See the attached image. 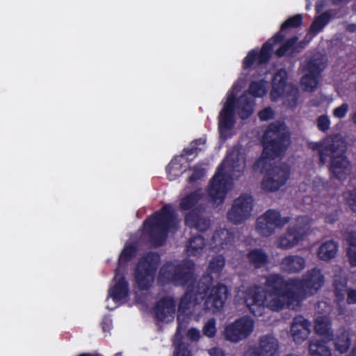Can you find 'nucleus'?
I'll return each mask as SVG.
<instances>
[{
  "label": "nucleus",
  "instance_id": "nucleus-1",
  "mask_svg": "<svg viewBox=\"0 0 356 356\" xmlns=\"http://www.w3.org/2000/svg\"><path fill=\"white\" fill-rule=\"evenodd\" d=\"M324 275L317 268L308 270L301 279L286 280L280 274H270L266 280L270 299L266 307L273 312L291 308L299 302V293L314 295L323 286Z\"/></svg>",
  "mask_w": 356,
  "mask_h": 356
},
{
  "label": "nucleus",
  "instance_id": "nucleus-2",
  "mask_svg": "<svg viewBox=\"0 0 356 356\" xmlns=\"http://www.w3.org/2000/svg\"><path fill=\"white\" fill-rule=\"evenodd\" d=\"M313 149L318 151L319 165H325L329 159L328 170L332 179L341 181L347 179L351 163L346 156L347 143L341 135L335 134L324 143H315Z\"/></svg>",
  "mask_w": 356,
  "mask_h": 356
},
{
  "label": "nucleus",
  "instance_id": "nucleus-3",
  "mask_svg": "<svg viewBox=\"0 0 356 356\" xmlns=\"http://www.w3.org/2000/svg\"><path fill=\"white\" fill-rule=\"evenodd\" d=\"M261 156L253 163L252 169L261 174L266 172L271 166L268 160H273L282 156L287 150L290 143V134L283 123L274 122L268 124L264 131L262 140Z\"/></svg>",
  "mask_w": 356,
  "mask_h": 356
},
{
  "label": "nucleus",
  "instance_id": "nucleus-4",
  "mask_svg": "<svg viewBox=\"0 0 356 356\" xmlns=\"http://www.w3.org/2000/svg\"><path fill=\"white\" fill-rule=\"evenodd\" d=\"M245 168V158L239 153H232L227 156L222 163L218 167L212 177L208 188V195L211 201L217 204H222L229 190V181L223 173L227 169L233 179L241 177Z\"/></svg>",
  "mask_w": 356,
  "mask_h": 356
},
{
  "label": "nucleus",
  "instance_id": "nucleus-5",
  "mask_svg": "<svg viewBox=\"0 0 356 356\" xmlns=\"http://www.w3.org/2000/svg\"><path fill=\"white\" fill-rule=\"evenodd\" d=\"M175 225L176 213L170 204H166L144 220V232L154 247H160L165 243L168 232Z\"/></svg>",
  "mask_w": 356,
  "mask_h": 356
},
{
  "label": "nucleus",
  "instance_id": "nucleus-6",
  "mask_svg": "<svg viewBox=\"0 0 356 356\" xmlns=\"http://www.w3.org/2000/svg\"><path fill=\"white\" fill-rule=\"evenodd\" d=\"M236 97L234 93L229 95L227 100L219 113L218 130L221 136L232 130L236 123L235 109ZM255 102L253 98L245 94L242 95L237 100L238 114L242 120L249 118L254 112Z\"/></svg>",
  "mask_w": 356,
  "mask_h": 356
},
{
  "label": "nucleus",
  "instance_id": "nucleus-7",
  "mask_svg": "<svg viewBox=\"0 0 356 356\" xmlns=\"http://www.w3.org/2000/svg\"><path fill=\"white\" fill-rule=\"evenodd\" d=\"M213 281L212 276L204 275L197 282L194 300H204L206 309L217 313L223 308L230 294V290L222 283H217L211 287Z\"/></svg>",
  "mask_w": 356,
  "mask_h": 356
},
{
  "label": "nucleus",
  "instance_id": "nucleus-8",
  "mask_svg": "<svg viewBox=\"0 0 356 356\" xmlns=\"http://www.w3.org/2000/svg\"><path fill=\"white\" fill-rule=\"evenodd\" d=\"M202 197V195L199 191H194L180 200L179 207L181 211H188L184 215V224L186 227L199 232H205L210 227L211 220L203 216V210L197 207Z\"/></svg>",
  "mask_w": 356,
  "mask_h": 356
},
{
  "label": "nucleus",
  "instance_id": "nucleus-9",
  "mask_svg": "<svg viewBox=\"0 0 356 356\" xmlns=\"http://www.w3.org/2000/svg\"><path fill=\"white\" fill-rule=\"evenodd\" d=\"M161 264V255L156 252H147L141 256L134 270V277L137 286L147 291L152 286Z\"/></svg>",
  "mask_w": 356,
  "mask_h": 356
},
{
  "label": "nucleus",
  "instance_id": "nucleus-10",
  "mask_svg": "<svg viewBox=\"0 0 356 356\" xmlns=\"http://www.w3.org/2000/svg\"><path fill=\"white\" fill-rule=\"evenodd\" d=\"M194 270L193 264L189 261H181L177 264L167 261L161 267L159 278L163 283L184 286L193 282Z\"/></svg>",
  "mask_w": 356,
  "mask_h": 356
},
{
  "label": "nucleus",
  "instance_id": "nucleus-11",
  "mask_svg": "<svg viewBox=\"0 0 356 356\" xmlns=\"http://www.w3.org/2000/svg\"><path fill=\"white\" fill-rule=\"evenodd\" d=\"M288 72L285 68L279 69L273 75L270 92L272 101L284 98L291 107L296 106L299 90L296 86L288 83Z\"/></svg>",
  "mask_w": 356,
  "mask_h": 356
},
{
  "label": "nucleus",
  "instance_id": "nucleus-12",
  "mask_svg": "<svg viewBox=\"0 0 356 356\" xmlns=\"http://www.w3.org/2000/svg\"><path fill=\"white\" fill-rule=\"evenodd\" d=\"M284 35L277 33L273 37L264 42L258 52L256 49L250 51L243 60V67L245 70L250 68L257 62L258 65L268 63L272 56L273 47L275 44L281 42Z\"/></svg>",
  "mask_w": 356,
  "mask_h": 356
},
{
  "label": "nucleus",
  "instance_id": "nucleus-13",
  "mask_svg": "<svg viewBox=\"0 0 356 356\" xmlns=\"http://www.w3.org/2000/svg\"><path fill=\"white\" fill-rule=\"evenodd\" d=\"M254 322L248 316H243L228 324L224 330L225 340L238 343L248 338L253 332Z\"/></svg>",
  "mask_w": 356,
  "mask_h": 356
},
{
  "label": "nucleus",
  "instance_id": "nucleus-14",
  "mask_svg": "<svg viewBox=\"0 0 356 356\" xmlns=\"http://www.w3.org/2000/svg\"><path fill=\"white\" fill-rule=\"evenodd\" d=\"M290 220V218L282 217L280 212L275 209H268L257 219L256 229L259 234L268 237L272 235L277 227H282Z\"/></svg>",
  "mask_w": 356,
  "mask_h": 356
},
{
  "label": "nucleus",
  "instance_id": "nucleus-15",
  "mask_svg": "<svg viewBox=\"0 0 356 356\" xmlns=\"http://www.w3.org/2000/svg\"><path fill=\"white\" fill-rule=\"evenodd\" d=\"M290 176V168L286 164L275 165L269 168L263 179L261 186L264 191L275 192L284 186Z\"/></svg>",
  "mask_w": 356,
  "mask_h": 356
},
{
  "label": "nucleus",
  "instance_id": "nucleus-16",
  "mask_svg": "<svg viewBox=\"0 0 356 356\" xmlns=\"http://www.w3.org/2000/svg\"><path fill=\"white\" fill-rule=\"evenodd\" d=\"M309 225L305 223V217L299 216L294 223L288 227L286 232L279 238V247L283 249L291 248L304 239Z\"/></svg>",
  "mask_w": 356,
  "mask_h": 356
},
{
  "label": "nucleus",
  "instance_id": "nucleus-17",
  "mask_svg": "<svg viewBox=\"0 0 356 356\" xmlns=\"http://www.w3.org/2000/svg\"><path fill=\"white\" fill-rule=\"evenodd\" d=\"M254 199L250 195L241 194L234 200L231 209L227 211V219L234 225L245 222L251 216Z\"/></svg>",
  "mask_w": 356,
  "mask_h": 356
},
{
  "label": "nucleus",
  "instance_id": "nucleus-18",
  "mask_svg": "<svg viewBox=\"0 0 356 356\" xmlns=\"http://www.w3.org/2000/svg\"><path fill=\"white\" fill-rule=\"evenodd\" d=\"M266 294L257 285L247 287L243 291L245 305L254 316H260L265 309Z\"/></svg>",
  "mask_w": 356,
  "mask_h": 356
},
{
  "label": "nucleus",
  "instance_id": "nucleus-19",
  "mask_svg": "<svg viewBox=\"0 0 356 356\" xmlns=\"http://www.w3.org/2000/svg\"><path fill=\"white\" fill-rule=\"evenodd\" d=\"M324 67L323 63L318 59H311L307 63L306 73L300 79L304 90L313 92L317 88Z\"/></svg>",
  "mask_w": 356,
  "mask_h": 356
},
{
  "label": "nucleus",
  "instance_id": "nucleus-20",
  "mask_svg": "<svg viewBox=\"0 0 356 356\" xmlns=\"http://www.w3.org/2000/svg\"><path fill=\"white\" fill-rule=\"evenodd\" d=\"M176 303L173 298L165 296L159 300L154 307L155 318L161 322L169 323L174 320Z\"/></svg>",
  "mask_w": 356,
  "mask_h": 356
},
{
  "label": "nucleus",
  "instance_id": "nucleus-21",
  "mask_svg": "<svg viewBox=\"0 0 356 356\" xmlns=\"http://www.w3.org/2000/svg\"><path fill=\"white\" fill-rule=\"evenodd\" d=\"M311 323L302 316H296L291 326V332L293 341L296 343H301L307 339L311 332Z\"/></svg>",
  "mask_w": 356,
  "mask_h": 356
},
{
  "label": "nucleus",
  "instance_id": "nucleus-22",
  "mask_svg": "<svg viewBox=\"0 0 356 356\" xmlns=\"http://www.w3.org/2000/svg\"><path fill=\"white\" fill-rule=\"evenodd\" d=\"M277 350V340L272 336L264 335L260 338L259 349L253 351L250 356H274Z\"/></svg>",
  "mask_w": 356,
  "mask_h": 356
},
{
  "label": "nucleus",
  "instance_id": "nucleus-23",
  "mask_svg": "<svg viewBox=\"0 0 356 356\" xmlns=\"http://www.w3.org/2000/svg\"><path fill=\"white\" fill-rule=\"evenodd\" d=\"M282 271L288 273H297L305 267V259L299 255H288L280 262Z\"/></svg>",
  "mask_w": 356,
  "mask_h": 356
},
{
  "label": "nucleus",
  "instance_id": "nucleus-24",
  "mask_svg": "<svg viewBox=\"0 0 356 356\" xmlns=\"http://www.w3.org/2000/svg\"><path fill=\"white\" fill-rule=\"evenodd\" d=\"M334 293L338 303L343 302L347 294L346 302L348 305L356 304V289H347L346 282H341L334 280Z\"/></svg>",
  "mask_w": 356,
  "mask_h": 356
},
{
  "label": "nucleus",
  "instance_id": "nucleus-25",
  "mask_svg": "<svg viewBox=\"0 0 356 356\" xmlns=\"http://www.w3.org/2000/svg\"><path fill=\"white\" fill-rule=\"evenodd\" d=\"M315 332L323 337L327 341H331L333 338V331L332 330V322L330 319L325 316L316 318L314 325Z\"/></svg>",
  "mask_w": 356,
  "mask_h": 356
},
{
  "label": "nucleus",
  "instance_id": "nucleus-26",
  "mask_svg": "<svg viewBox=\"0 0 356 356\" xmlns=\"http://www.w3.org/2000/svg\"><path fill=\"white\" fill-rule=\"evenodd\" d=\"M109 295L115 302L127 298L129 295V284L124 275H121L112 289L109 290Z\"/></svg>",
  "mask_w": 356,
  "mask_h": 356
},
{
  "label": "nucleus",
  "instance_id": "nucleus-27",
  "mask_svg": "<svg viewBox=\"0 0 356 356\" xmlns=\"http://www.w3.org/2000/svg\"><path fill=\"white\" fill-rule=\"evenodd\" d=\"M332 341L336 350L341 354L346 353L351 344L349 333L343 328L337 330L335 335L333 334Z\"/></svg>",
  "mask_w": 356,
  "mask_h": 356
},
{
  "label": "nucleus",
  "instance_id": "nucleus-28",
  "mask_svg": "<svg viewBox=\"0 0 356 356\" xmlns=\"http://www.w3.org/2000/svg\"><path fill=\"white\" fill-rule=\"evenodd\" d=\"M326 340L312 339L309 341V353L310 356H332Z\"/></svg>",
  "mask_w": 356,
  "mask_h": 356
},
{
  "label": "nucleus",
  "instance_id": "nucleus-29",
  "mask_svg": "<svg viewBox=\"0 0 356 356\" xmlns=\"http://www.w3.org/2000/svg\"><path fill=\"white\" fill-rule=\"evenodd\" d=\"M247 259L255 268H260L268 263V256L261 248H254L247 254Z\"/></svg>",
  "mask_w": 356,
  "mask_h": 356
},
{
  "label": "nucleus",
  "instance_id": "nucleus-30",
  "mask_svg": "<svg viewBox=\"0 0 356 356\" xmlns=\"http://www.w3.org/2000/svg\"><path fill=\"white\" fill-rule=\"evenodd\" d=\"M205 246V240L200 234L192 236L186 245V253L188 256H197L200 254Z\"/></svg>",
  "mask_w": 356,
  "mask_h": 356
},
{
  "label": "nucleus",
  "instance_id": "nucleus-31",
  "mask_svg": "<svg viewBox=\"0 0 356 356\" xmlns=\"http://www.w3.org/2000/svg\"><path fill=\"white\" fill-rule=\"evenodd\" d=\"M338 250V245L333 241L324 242L318 248V257L323 261H329L334 258Z\"/></svg>",
  "mask_w": 356,
  "mask_h": 356
},
{
  "label": "nucleus",
  "instance_id": "nucleus-32",
  "mask_svg": "<svg viewBox=\"0 0 356 356\" xmlns=\"http://www.w3.org/2000/svg\"><path fill=\"white\" fill-rule=\"evenodd\" d=\"M298 37L295 35L286 40L281 46L275 51V55L278 58L283 56L293 57L296 54L295 46Z\"/></svg>",
  "mask_w": 356,
  "mask_h": 356
},
{
  "label": "nucleus",
  "instance_id": "nucleus-33",
  "mask_svg": "<svg viewBox=\"0 0 356 356\" xmlns=\"http://www.w3.org/2000/svg\"><path fill=\"white\" fill-rule=\"evenodd\" d=\"M332 15L329 11H325L316 17L309 26V33L314 35L318 34L330 22Z\"/></svg>",
  "mask_w": 356,
  "mask_h": 356
},
{
  "label": "nucleus",
  "instance_id": "nucleus-34",
  "mask_svg": "<svg viewBox=\"0 0 356 356\" xmlns=\"http://www.w3.org/2000/svg\"><path fill=\"white\" fill-rule=\"evenodd\" d=\"M225 264V259L224 257L222 254L216 255L209 261L207 269L208 273L207 275L212 276L211 275L214 274L218 276L222 270Z\"/></svg>",
  "mask_w": 356,
  "mask_h": 356
},
{
  "label": "nucleus",
  "instance_id": "nucleus-35",
  "mask_svg": "<svg viewBox=\"0 0 356 356\" xmlns=\"http://www.w3.org/2000/svg\"><path fill=\"white\" fill-rule=\"evenodd\" d=\"M249 94L253 97H263L267 93V90L264 80L252 81L248 90Z\"/></svg>",
  "mask_w": 356,
  "mask_h": 356
},
{
  "label": "nucleus",
  "instance_id": "nucleus-36",
  "mask_svg": "<svg viewBox=\"0 0 356 356\" xmlns=\"http://www.w3.org/2000/svg\"><path fill=\"white\" fill-rule=\"evenodd\" d=\"M302 24V15L301 14H296L293 16L289 17L282 25L280 27V30L278 33H280L284 36V35L282 33L285 30L290 28H298Z\"/></svg>",
  "mask_w": 356,
  "mask_h": 356
},
{
  "label": "nucleus",
  "instance_id": "nucleus-37",
  "mask_svg": "<svg viewBox=\"0 0 356 356\" xmlns=\"http://www.w3.org/2000/svg\"><path fill=\"white\" fill-rule=\"evenodd\" d=\"M137 250V246L134 244L125 246L120 253L118 259L119 264L130 261L135 257Z\"/></svg>",
  "mask_w": 356,
  "mask_h": 356
},
{
  "label": "nucleus",
  "instance_id": "nucleus-38",
  "mask_svg": "<svg viewBox=\"0 0 356 356\" xmlns=\"http://www.w3.org/2000/svg\"><path fill=\"white\" fill-rule=\"evenodd\" d=\"M347 241L348 243L347 255L350 264L352 266H356V236L350 234L347 238Z\"/></svg>",
  "mask_w": 356,
  "mask_h": 356
},
{
  "label": "nucleus",
  "instance_id": "nucleus-39",
  "mask_svg": "<svg viewBox=\"0 0 356 356\" xmlns=\"http://www.w3.org/2000/svg\"><path fill=\"white\" fill-rule=\"evenodd\" d=\"M205 143H206V139L202 138H200L193 140L191 143L189 147H185L183 149V154L181 156H192L193 154L197 155L201 151V148H199L198 146L201 145H203L205 144Z\"/></svg>",
  "mask_w": 356,
  "mask_h": 356
},
{
  "label": "nucleus",
  "instance_id": "nucleus-40",
  "mask_svg": "<svg viewBox=\"0 0 356 356\" xmlns=\"http://www.w3.org/2000/svg\"><path fill=\"white\" fill-rule=\"evenodd\" d=\"M190 170H192V174L187 181L191 184L202 179L206 175V170L201 165H195Z\"/></svg>",
  "mask_w": 356,
  "mask_h": 356
},
{
  "label": "nucleus",
  "instance_id": "nucleus-41",
  "mask_svg": "<svg viewBox=\"0 0 356 356\" xmlns=\"http://www.w3.org/2000/svg\"><path fill=\"white\" fill-rule=\"evenodd\" d=\"M217 332L216 321L214 318H209L202 327V333L208 338H213Z\"/></svg>",
  "mask_w": 356,
  "mask_h": 356
},
{
  "label": "nucleus",
  "instance_id": "nucleus-42",
  "mask_svg": "<svg viewBox=\"0 0 356 356\" xmlns=\"http://www.w3.org/2000/svg\"><path fill=\"white\" fill-rule=\"evenodd\" d=\"M181 170V165L177 162V159L174 158L166 167V172L170 180L174 179L178 176V172Z\"/></svg>",
  "mask_w": 356,
  "mask_h": 356
},
{
  "label": "nucleus",
  "instance_id": "nucleus-43",
  "mask_svg": "<svg viewBox=\"0 0 356 356\" xmlns=\"http://www.w3.org/2000/svg\"><path fill=\"white\" fill-rule=\"evenodd\" d=\"M316 125L319 131L325 132L330 129V120L326 115H320L316 120Z\"/></svg>",
  "mask_w": 356,
  "mask_h": 356
},
{
  "label": "nucleus",
  "instance_id": "nucleus-44",
  "mask_svg": "<svg viewBox=\"0 0 356 356\" xmlns=\"http://www.w3.org/2000/svg\"><path fill=\"white\" fill-rule=\"evenodd\" d=\"M274 111L270 107H266L261 110L258 113L259 118L261 121H267L271 120L274 118Z\"/></svg>",
  "mask_w": 356,
  "mask_h": 356
},
{
  "label": "nucleus",
  "instance_id": "nucleus-45",
  "mask_svg": "<svg viewBox=\"0 0 356 356\" xmlns=\"http://www.w3.org/2000/svg\"><path fill=\"white\" fill-rule=\"evenodd\" d=\"M175 356H191V352L188 345L184 343H179L175 349Z\"/></svg>",
  "mask_w": 356,
  "mask_h": 356
},
{
  "label": "nucleus",
  "instance_id": "nucleus-46",
  "mask_svg": "<svg viewBox=\"0 0 356 356\" xmlns=\"http://www.w3.org/2000/svg\"><path fill=\"white\" fill-rule=\"evenodd\" d=\"M348 111V105L346 103H343L340 106H338L333 110V115L335 118L341 119L346 115Z\"/></svg>",
  "mask_w": 356,
  "mask_h": 356
},
{
  "label": "nucleus",
  "instance_id": "nucleus-47",
  "mask_svg": "<svg viewBox=\"0 0 356 356\" xmlns=\"http://www.w3.org/2000/svg\"><path fill=\"white\" fill-rule=\"evenodd\" d=\"M346 201L350 209L356 212V188L349 192Z\"/></svg>",
  "mask_w": 356,
  "mask_h": 356
},
{
  "label": "nucleus",
  "instance_id": "nucleus-48",
  "mask_svg": "<svg viewBox=\"0 0 356 356\" xmlns=\"http://www.w3.org/2000/svg\"><path fill=\"white\" fill-rule=\"evenodd\" d=\"M187 337L192 341H197L201 337L200 332L195 327L190 328L187 332Z\"/></svg>",
  "mask_w": 356,
  "mask_h": 356
},
{
  "label": "nucleus",
  "instance_id": "nucleus-49",
  "mask_svg": "<svg viewBox=\"0 0 356 356\" xmlns=\"http://www.w3.org/2000/svg\"><path fill=\"white\" fill-rule=\"evenodd\" d=\"M177 327L176 330V334H180L183 330L186 329L187 327L188 321H185L184 319L181 318V316L180 314L177 315Z\"/></svg>",
  "mask_w": 356,
  "mask_h": 356
},
{
  "label": "nucleus",
  "instance_id": "nucleus-50",
  "mask_svg": "<svg viewBox=\"0 0 356 356\" xmlns=\"http://www.w3.org/2000/svg\"><path fill=\"white\" fill-rule=\"evenodd\" d=\"M101 325L104 332L109 330L111 327V320L108 318H104L101 323Z\"/></svg>",
  "mask_w": 356,
  "mask_h": 356
},
{
  "label": "nucleus",
  "instance_id": "nucleus-51",
  "mask_svg": "<svg viewBox=\"0 0 356 356\" xmlns=\"http://www.w3.org/2000/svg\"><path fill=\"white\" fill-rule=\"evenodd\" d=\"M189 292L186 293L184 297L181 298L180 302L178 306V312H181L182 310L186 308L187 302H185V300L188 296H189Z\"/></svg>",
  "mask_w": 356,
  "mask_h": 356
},
{
  "label": "nucleus",
  "instance_id": "nucleus-52",
  "mask_svg": "<svg viewBox=\"0 0 356 356\" xmlns=\"http://www.w3.org/2000/svg\"><path fill=\"white\" fill-rule=\"evenodd\" d=\"M305 47H306V43L305 42V41H303V40L300 41V42H298V40L296 41V46H295L296 54L300 53L305 48Z\"/></svg>",
  "mask_w": 356,
  "mask_h": 356
},
{
  "label": "nucleus",
  "instance_id": "nucleus-53",
  "mask_svg": "<svg viewBox=\"0 0 356 356\" xmlns=\"http://www.w3.org/2000/svg\"><path fill=\"white\" fill-rule=\"evenodd\" d=\"M209 355L211 356H224V353L219 348H213L209 350Z\"/></svg>",
  "mask_w": 356,
  "mask_h": 356
},
{
  "label": "nucleus",
  "instance_id": "nucleus-54",
  "mask_svg": "<svg viewBox=\"0 0 356 356\" xmlns=\"http://www.w3.org/2000/svg\"><path fill=\"white\" fill-rule=\"evenodd\" d=\"M324 7V2L323 0H318L315 5V10L317 13H319L322 11Z\"/></svg>",
  "mask_w": 356,
  "mask_h": 356
},
{
  "label": "nucleus",
  "instance_id": "nucleus-55",
  "mask_svg": "<svg viewBox=\"0 0 356 356\" xmlns=\"http://www.w3.org/2000/svg\"><path fill=\"white\" fill-rule=\"evenodd\" d=\"M224 233L225 230L216 231L212 236V240L214 242H216L217 238L220 236V234H223Z\"/></svg>",
  "mask_w": 356,
  "mask_h": 356
},
{
  "label": "nucleus",
  "instance_id": "nucleus-56",
  "mask_svg": "<svg viewBox=\"0 0 356 356\" xmlns=\"http://www.w3.org/2000/svg\"><path fill=\"white\" fill-rule=\"evenodd\" d=\"M346 356H356V345H354L351 350Z\"/></svg>",
  "mask_w": 356,
  "mask_h": 356
},
{
  "label": "nucleus",
  "instance_id": "nucleus-57",
  "mask_svg": "<svg viewBox=\"0 0 356 356\" xmlns=\"http://www.w3.org/2000/svg\"><path fill=\"white\" fill-rule=\"evenodd\" d=\"M336 220H337V218L335 217L331 218L330 216L327 217L326 220H325V221L327 222H330V223H334L336 222Z\"/></svg>",
  "mask_w": 356,
  "mask_h": 356
},
{
  "label": "nucleus",
  "instance_id": "nucleus-58",
  "mask_svg": "<svg viewBox=\"0 0 356 356\" xmlns=\"http://www.w3.org/2000/svg\"><path fill=\"white\" fill-rule=\"evenodd\" d=\"M356 29V25L355 24H350L348 26V30L351 31V32H353Z\"/></svg>",
  "mask_w": 356,
  "mask_h": 356
},
{
  "label": "nucleus",
  "instance_id": "nucleus-59",
  "mask_svg": "<svg viewBox=\"0 0 356 356\" xmlns=\"http://www.w3.org/2000/svg\"><path fill=\"white\" fill-rule=\"evenodd\" d=\"M351 120L356 125V111L352 115Z\"/></svg>",
  "mask_w": 356,
  "mask_h": 356
},
{
  "label": "nucleus",
  "instance_id": "nucleus-60",
  "mask_svg": "<svg viewBox=\"0 0 356 356\" xmlns=\"http://www.w3.org/2000/svg\"><path fill=\"white\" fill-rule=\"evenodd\" d=\"M79 356H90V354H88V353H83V354H81V355H79Z\"/></svg>",
  "mask_w": 356,
  "mask_h": 356
},
{
  "label": "nucleus",
  "instance_id": "nucleus-61",
  "mask_svg": "<svg viewBox=\"0 0 356 356\" xmlns=\"http://www.w3.org/2000/svg\"><path fill=\"white\" fill-rule=\"evenodd\" d=\"M310 8V3H308L306 6V10H309Z\"/></svg>",
  "mask_w": 356,
  "mask_h": 356
},
{
  "label": "nucleus",
  "instance_id": "nucleus-62",
  "mask_svg": "<svg viewBox=\"0 0 356 356\" xmlns=\"http://www.w3.org/2000/svg\"><path fill=\"white\" fill-rule=\"evenodd\" d=\"M286 356H298V355H296L295 354H289V355H287Z\"/></svg>",
  "mask_w": 356,
  "mask_h": 356
},
{
  "label": "nucleus",
  "instance_id": "nucleus-63",
  "mask_svg": "<svg viewBox=\"0 0 356 356\" xmlns=\"http://www.w3.org/2000/svg\"><path fill=\"white\" fill-rule=\"evenodd\" d=\"M118 273H117V270H115V278H118Z\"/></svg>",
  "mask_w": 356,
  "mask_h": 356
},
{
  "label": "nucleus",
  "instance_id": "nucleus-64",
  "mask_svg": "<svg viewBox=\"0 0 356 356\" xmlns=\"http://www.w3.org/2000/svg\"><path fill=\"white\" fill-rule=\"evenodd\" d=\"M120 355H121V353H118L115 354V356H120Z\"/></svg>",
  "mask_w": 356,
  "mask_h": 356
}]
</instances>
